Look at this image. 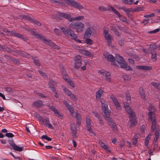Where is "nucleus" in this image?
<instances>
[{"mask_svg": "<svg viewBox=\"0 0 160 160\" xmlns=\"http://www.w3.org/2000/svg\"><path fill=\"white\" fill-rule=\"evenodd\" d=\"M32 105L35 108H40L43 106L42 102L40 100H37L34 102Z\"/></svg>", "mask_w": 160, "mask_h": 160, "instance_id": "2eb2a0df", "label": "nucleus"}, {"mask_svg": "<svg viewBox=\"0 0 160 160\" xmlns=\"http://www.w3.org/2000/svg\"><path fill=\"white\" fill-rule=\"evenodd\" d=\"M104 113L105 116L104 117V118L106 120V118H109V117L110 116L111 112L109 110H107L106 111L103 112Z\"/></svg>", "mask_w": 160, "mask_h": 160, "instance_id": "72a5a7b5", "label": "nucleus"}, {"mask_svg": "<svg viewBox=\"0 0 160 160\" xmlns=\"http://www.w3.org/2000/svg\"><path fill=\"white\" fill-rule=\"evenodd\" d=\"M151 54H152V60L154 61H155L157 59L156 52H155L153 51L151 53Z\"/></svg>", "mask_w": 160, "mask_h": 160, "instance_id": "473e14b6", "label": "nucleus"}, {"mask_svg": "<svg viewBox=\"0 0 160 160\" xmlns=\"http://www.w3.org/2000/svg\"><path fill=\"white\" fill-rule=\"evenodd\" d=\"M158 142H153V150L154 151H155L157 149V148L158 147Z\"/></svg>", "mask_w": 160, "mask_h": 160, "instance_id": "052dcab7", "label": "nucleus"}, {"mask_svg": "<svg viewBox=\"0 0 160 160\" xmlns=\"http://www.w3.org/2000/svg\"><path fill=\"white\" fill-rule=\"evenodd\" d=\"M71 130L72 131V135L73 137L74 138H77V137L76 136L77 131L75 128L71 127Z\"/></svg>", "mask_w": 160, "mask_h": 160, "instance_id": "c85d7f7f", "label": "nucleus"}, {"mask_svg": "<svg viewBox=\"0 0 160 160\" xmlns=\"http://www.w3.org/2000/svg\"><path fill=\"white\" fill-rule=\"evenodd\" d=\"M36 37L38 38L42 39L44 41L46 40V39L45 38L43 37L41 34H39L38 33V34H36Z\"/></svg>", "mask_w": 160, "mask_h": 160, "instance_id": "49530a36", "label": "nucleus"}, {"mask_svg": "<svg viewBox=\"0 0 160 160\" xmlns=\"http://www.w3.org/2000/svg\"><path fill=\"white\" fill-rule=\"evenodd\" d=\"M92 33L91 28L90 27H88L86 30L84 34V37L86 38H89L91 36Z\"/></svg>", "mask_w": 160, "mask_h": 160, "instance_id": "6ab92c4d", "label": "nucleus"}, {"mask_svg": "<svg viewBox=\"0 0 160 160\" xmlns=\"http://www.w3.org/2000/svg\"><path fill=\"white\" fill-rule=\"evenodd\" d=\"M85 42L87 44H91L92 43V41L91 40V39L88 38H86L85 40Z\"/></svg>", "mask_w": 160, "mask_h": 160, "instance_id": "0e129e2a", "label": "nucleus"}, {"mask_svg": "<svg viewBox=\"0 0 160 160\" xmlns=\"http://www.w3.org/2000/svg\"><path fill=\"white\" fill-rule=\"evenodd\" d=\"M61 87L63 89L64 92L67 95L69 96L70 94H71L72 93L69 90L67 89V88L64 87L63 85H62Z\"/></svg>", "mask_w": 160, "mask_h": 160, "instance_id": "cd10ccee", "label": "nucleus"}, {"mask_svg": "<svg viewBox=\"0 0 160 160\" xmlns=\"http://www.w3.org/2000/svg\"><path fill=\"white\" fill-rule=\"evenodd\" d=\"M97 100L101 102L102 105L106 104L105 100L103 98H100L99 99H98Z\"/></svg>", "mask_w": 160, "mask_h": 160, "instance_id": "13d9d810", "label": "nucleus"}, {"mask_svg": "<svg viewBox=\"0 0 160 160\" xmlns=\"http://www.w3.org/2000/svg\"><path fill=\"white\" fill-rule=\"evenodd\" d=\"M61 29L65 35L68 38H70L72 39L75 40L77 38V35L74 32L68 28L61 27Z\"/></svg>", "mask_w": 160, "mask_h": 160, "instance_id": "7ed1b4c3", "label": "nucleus"}, {"mask_svg": "<svg viewBox=\"0 0 160 160\" xmlns=\"http://www.w3.org/2000/svg\"><path fill=\"white\" fill-rule=\"evenodd\" d=\"M144 8L143 7H138L134 8L133 11L134 12H140L143 11Z\"/></svg>", "mask_w": 160, "mask_h": 160, "instance_id": "58836bf2", "label": "nucleus"}, {"mask_svg": "<svg viewBox=\"0 0 160 160\" xmlns=\"http://www.w3.org/2000/svg\"><path fill=\"white\" fill-rule=\"evenodd\" d=\"M104 91L102 89H99L96 92L95 96L96 99H99L101 98V96L103 94Z\"/></svg>", "mask_w": 160, "mask_h": 160, "instance_id": "412c9836", "label": "nucleus"}, {"mask_svg": "<svg viewBox=\"0 0 160 160\" xmlns=\"http://www.w3.org/2000/svg\"><path fill=\"white\" fill-rule=\"evenodd\" d=\"M45 43L46 44L48 45L49 46L51 47H52L53 45V43L52 42L51 40H47L46 39V40L45 41Z\"/></svg>", "mask_w": 160, "mask_h": 160, "instance_id": "c9c22d12", "label": "nucleus"}, {"mask_svg": "<svg viewBox=\"0 0 160 160\" xmlns=\"http://www.w3.org/2000/svg\"><path fill=\"white\" fill-rule=\"evenodd\" d=\"M155 14L154 13H152L150 14H147L144 16V17L146 18H150L153 17L154 16Z\"/></svg>", "mask_w": 160, "mask_h": 160, "instance_id": "e2e57ef3", "label": "nucleus"}, {"mask_svg": "<svg viewBox=\"0 0 160 160\" xmlns=\"http://www.w3.org/2000/svg\"><path fill=\"white\" fill-rule=\"evenodd\" d=\"M41 138L42 139H45L49 141H50L52 140V138L49 137H48L47 135H42Z\"/></svg>", "mask_w": 160, "mask_h": 160, "instance_id": "37998d69", "label": "nucleus"}, {"mask_svg": "<svg viewBox=\"0 0 160 160\" xmlns=\"http://www.w3.org/2000/svg\"><path fill=\"white\" fill-rule=\"evenodd\" d=\"M103 55L104 58L108 61L113 62L115 60V57L107 52L104 51L103 53Z\"/></svg>", "mask_w": 160, "mask_h": 160, "instance_id": "0eeeda50", "label": "nucleus"}, {"mask_svg": "<svg viewBox=\"0 0 160 160\" xmlns=\"http://www.w3.org/2000/svg\"><path fill=\"white\" fill-rule=\"evenodd\" d=\"M81 59V57L79 55H78L75 57L74 66L76 68L78 69L81 66L82 61Z\"/></svg>", "mask_w": 160, "mask_h": 160, "instance_id": "6e6552de", "label": "nucleus"}, {"mask_svg": "<svg viewBox=\"0 0 160 160\" xmlns=\"http://www.w3.org/2000/svg\"><path fill=\"white\" fill-rule=\"evenodd\" d=\"M83 16H80L78 17H77L73 18L72 20L76 21V20H80L81 19H83L84 18Z\"/></svg>", "mask_w": 160, "mask_h": 160, "instance_id": "3c124183", "label": "nucleus"}, {"mask_svg": "<svg viewBox=\"0 0 160 160\" xmlns=\"http://www.w3.org/2000/svg\"><path fill=\"white\" fill-rule=\"evenodd\" d=\"M137 68L143 71H149L152 69V67L151 66H137Z\"/></svg>", "mask_w": 160, "mask_h": 160, "instance_id": "f3484780", "label": "nucleus"}, {"mask_svg": "<svg viewBox=\"0 0 160 160\" xmlns=\"http://www.w3.org/2000/svg\"><path fill=\"white\" fill-rule=\"evenodd\" d=\"M69 96L71 99L75 101H76L77 100V98L75 95L72 93H71Z\"/></svg>", "mask_w": 160, "mask_h": 160, "instance_id": "79ce46f5", "label": "nucleus"}, {"mask_svg": "<svg viewBox=\"0 0 160 160\" xmlns=\"http://www.w3.org/2000/svg\"><path fill=\"white\" fill-rule=\"evenodd\" d=\"M149 137H147L145 139V142L144 144L145 146H148V143L149 142Z\"/></svg>", "mask_w": 160, "mask_h": 160, "instance_id": "680f3d73", "label": "nucleus"}, {"mask_svg": "<svg viewBox=\"0 0 160 160\" xmlns=\"http://www.w3.org/2000/svg\"><path fill=\"white\" fill-rule=\"evenodd\" d=\"M110 98L112 99L113 102L117 110H119L121 109V106L119 103L113 95H111L110 96Z\"/></svg>", "mask_w": 160, "mask_h": 160, "instance_id": "ddd939ff", "label": "nucleus"}, {"mask_svg": "<svg viewBox=\"0 0 160 160\" xmlns=\"http://www.w3.org/2000/svg\"><path fill=\"white\" fill-rule=\"evenodd\" d=\"M104 76H105L106 80L108 82H110L111 81V75L109 72H105Z\"/></svg>", "mask_w": 160, "mask_h": 160, "instance_id": "7c9ffc66", "label": "nucleus"}, {"mask_svg": "<svg viewBox=\"0 0 160 160\" xmlns=\"http://www.w3.org/2000/svg\"><path fill=\"white\" fill-rule=\"evenodd\" d=\"M69 27L70 28L76 30V31L78 32H82L83 31L84 25L82 22L78 21L73 22L69 24Z\"/></svg>", "mask_w": 160, "mask_h": 160, "instance_id": "f03ea898", "label": "nucleus"}, {"mask_svg": "<svg viewBox=\"0 0 160 160\" xmlns=\"http://www.w3.org/2000/svg\"><path fill=\"white\" fill-rule=\"evenodd\" d=\"M5 136L8 138H12L14 137V135L11 133L8 132L6 133Z\"/></svg>", "mask_w": 160, "mask_h": 160, "instance_id": "6e6d98bb", "label": "nucleus"}, {"mask_svg": "<svg viewBox=\"0 0 160 160\" xmlns=\"http://www.w3.org/2000/svg\"><path fill=\"white\" fill-rule=\"evenodd\" d=\"M63 79L65 80V81L67 82L70 79L69 76L67 74H63Z\"/></svg>", "mask_w": 160, "mask_h": 160, "instance_id": "8fccbe9b", "label": "nucleus"}, {"mask_svg": "<svg viewBox=\"0 0 160 160\" xmlns=\"http://www.w3.org/2000/svg\"><path fill=\"white\" fill-rule=\"evenodd\" d=\"M86 127L88 128H91L92 125L91 124V120L90 118L88 117L86 118Z\"/></svg>", "mask_w": 160, "mask_h": 160, "instance_id": "a878e982", "label": "nucleus"}, {"mask_svg": "<svg viewBox=\"0 0 160 160\" xmlns=\"http://www.w3.org/2000/svg\"><path fill=\"white\" fill-rule=\"evenodd\" d=\"M80 52L82 55L85 56L90 57L93 56V54L91 52L87 50L82 49L80 50Z\"/></svg>", "mask_w": 160, "mask_h": 160, "instance_id": "dca6fc26", "label": "nucleus"}, {"mask_svg": "<svg viewBox=\"0 0 160 160\" xmlns=\"http://www.w3.org/2000/svg\"><path fill=\"white\" fill-rule=\"evenodd\" d=\"M99 9L101 11H106L110 10L109 8H107L103 6L99 7Z\"/></svg>", "mask_w": 160, "mask_h": 160, "instance_id": "09e8293b", "label": "nucleus"}, {"mask_svg": "<svg viewBox=\"0 0 160 160\" xmlns=\"http://www.w3.org/2000/svg\"><path fill=\"white\" fill-rule=\"evenodd\" d=\"M140 136V134L138 133L136 134V135H135L133 137V139L134 140H135L137 141V140L138 138Z\"/></svg>", "mask_w": 160, "mask_h": 160, "instance_id": "338daca9", "label": "nucleus"}, {"mask_svg": "<svg viewBox=\"0 0 160 160\" xmlns=\"http://www.w3.org/2000/svg\"><path fill=\"white\" fill-rule=\"evenodd\" d=\"M56 84V82L53 81L52 79H49V88L54 87Z\"/></svg>", "mask_w": 160, "mask_h": 160, "instance_id": "f704fd0d", "label": "nucleus"}, {"mask_svg": "<svg viewBox=\"0 0 160 160\" xmlns=\"http://www.w3.org/2000/svg\"><path fill=\"white\" fill-rule=\"evenodd\" d=\"M45 125H46L48 128L54 129V128L52 125L50 123L49 118H46L45 119Z\"/></svg>", "mask_w": 160, "mask_h": 160, "instance_id": "aec40b11", "label": "nucleus"}, {"mask_svg": "<svg viewBox=\"0 0 160 160\" xmlns=\"http://www.w3.org/2000/svg\"><path fill=\"white\" fill-rule=\"evenodd\" d=\"M5 90L8 93H11L13 92V90L10 87L5 88Z\"/></svg>", "mask_w": 160, "mask_h": 160, "instance_id": "de8ad7c7", "label": "nucleus"}, {"mask_svg": "<svg viewBox=\"0 0 160 160\" xmlns=\"http://www.w3.org/2000/svg\"><path fill=\"white\" fill-rule=\"evenodd\" d=\"M115 60L119 64L120 67L125 69L127 70L132 71L133 68L127 64V63L124 61L123 58L121 57L119 54H116L115 55Z\"/></svg>", "mask_w": 160, "mask_h": 160, "instance_id": "f257e3e1", "label": "nucleus"}, {"mask_svg": "<svg viewBox=\"0 0 160 160\" xmlns=\"http://www.w3.org/2000/svg\"><path fill=\"white\" fill-rule=\"evenodd\" d=\"M58 15L61 16V17L67 19L70 22L72 21L73 20V18H72L71 15L68 14L61 12H58Z\"/></svg>", "mask_w": 160, "mask_h": 160, "instance_id": "f8f14e48", "label": "nucleus"}, {"mask_svg": "<svg viewBox=\"0 0 160 160\" xmlns=\"http://www.w3.org/2000/svg\"><path fill=\"white\" fill-rule=\"evenodd\" d=\"M8 141L9 142V144L12 147V146L14 145L15 143L13 142V140L12 139H7Z\"/></svg>", "mask_w": 160, "mask_h": 160, "instance_id": "4d7b16f0", "label": "nucleus"}, {"mask_svg": "<svg viewBox=\"0 0 160 160\" xmlns=\"http://www.w3.org/2000/svg\"><path fill=\"white\" fill-rule=\"evenodd\" d=\"M152 121V127L151 129L152 130L154 131L156 128V121L155 118L154 117H152V119H150Z\"/></svg>", "mask_w": 160, "mask_h": 160, "instance_id": "5701e85b", "label": "nucleus"}, {"mask_svg": "<svg viewBox=\"0 0 160 160\" xmlns=\"http://www.w3.org/2000/svg\"><path fill=\"white\" fill-rule=\"evenodd\" d=\"M159 31V29L158 28H157L154 30H153L152 31H149L148 32V34H152V33H155L158 32Z\"/></svg>", "mask_w": 160, "mask_h": 160, "instance_id": "bf43d9fd", "label": "nucleus"}, {"mask_svg": "<svg viewBox=\"0 0 160 160\" xmlns=\"http://www.w3.org/2000/svg\"><path fill=\"white\" fill-rule=\"evenodd\" d=\"M108 123L110 126H111L112 128V129L113 131H115L117 130V125L114 123L113 120L111 118H106L105 120Z\"/></svg>", "mask_w": 160, "mask_h": 160, "instance_id": "9d476101", "label": "nucleus"}, {"mask_svg": "<svg viewBox=\"0 0 160 160\" xmlns=\"http://www.w3.org/2000/svg\"><path fill=\"white\" fill-rule=\"evenodd\" d=\"M122 78L124 81L126 82H129L131 80V76L127 74L123 75L122 76Z\"/></svg>", "mask_w": 160, "mask_h": 160, "instance_id": "393cba45", "label": "nucleus"}, {"mask_svg": "<svg viewBox=\"0 0 160 160\" xmlns=\"http://www.w3.org/2000/svg\"><path fill=\"white\" fill-rule=\"evenodd\" d=\"M66 3L70 4L72 6L76 7V8L79 9H82L83 7L80 5L78 2H76L74 0H63Z\"/></svg>", "mask_w": 160, "mask_h": 160, "instance_id": "423d86ee", "label": "nucleus"}, {"mask_svg": "<svg viewBox=\"0 0 160 160\" xmlns=\"http://www.w3.org/2000/svg\"><path fill=\"white\" fill-rule=\"evenodd\" d=\"M103 33L104 37L107 41L108 45L110 46L112 43V40L113 39V37L111 34L108 33V30H104Z\"/></svg>", "mask_w": 160, "mask_h": 160, "instance_id": "39448f33", "label": "nucleus"}, {"mask_svg": "<svg viewBox=\"0 0 160 160\" xmlns=\"http://www.w3.org/2000/svg\"><path fill=\"white\" fill-rule=\"evenodd\" d=\"M16 37H18L20 39L23 40L24 41H27L28 40V39L26 37L24 36L23 35H21L19 33Z\"/></svg>", "mask_w": 160, "mask_h": 160, "instance_id": "bb28decb", "label": "nucleus"}, {"mask_svg": "<svg viewBox=\"0 0 160 160\" xmlns=\"http://www.w3.org/2000/svg\"><path fill=\"white\" fill-rule=\"evenodd\" d=\"M87 130L88 131L92 134L93 135H95V132L93 131L92 129L91 128H88Z\"/></svg>", "mask_w": 160, "mask_h": 160, "instance_id": "69168bd1", "label": "nucleus"}, {"mask_svg": "<svg viewBox=\"0 0 160 160\" xmlns=\"http://www.w3.org/2000/svg\"><path fill=\"white\" fill-rule=\"evenodd\" d=\"M75 118L76 120H81V116L80 113L75 112Z\"/></svg>", "mask_w": 160, "mask_h": 160, "instance_id": "a18cd8bd", "label": "nucleus"}, {"mask_svg": "<svg viewBox=\"0 0 160 160\" xmlns=\"http://www.w3.org/2000/svg\"><path fill=\"white\" fill-rule=\"evenodd\" d=\"M148 110L149 111L148 114L149 118L152 119L153 117L152 116V114L156 111V109L152 104H150Z\"/></svg>", "mask_w": 160, "mask_h": 160, "instance_id": "4468645a", "label": "nucleus"}, {"mask_svg": "<svg viewBox=\"0 0 160 160\" xmlns=\"http://www.w3.org/2000/svg\"><path fill=\"white\" fill-rule=\"evenodd\" d=\"M123 2L128 5H131L132 3V0H124Z\"/></svg>", "mask_w": 160, "mask_h": 160, "instance_id": "864d4df0", "label": "nucleus"}, {"mask_svg": "<svg viewBox=\"0 0 160 160\" xmlns=\"http://www.w3.org/2000/svg\"><path fill=\"white\" fill-rule=\"evenodd\" d=\"M51 2L53 3H56L57 4L61 5H63V3L60 1L59 0H50Z\"/></svg>", "mask_w": 160, "mask_h": 160, "instance_id": "e433bc0d", "label": "nucleus"}, {"mask_svg": "<svg viewBox=\"0 0 160 160\" xmlns=\"http://www.w3.org/2000/svg\"><path fill=\"white\" fill-rule=\"evenodd\" d=\"M38 72H39V73L44 78H48V76H47L46 74L45 73L43 72L42 71L40 70H38Z\"/></svg>", "mask_w": 160, "mask_h": 160, "instance_id": "603ef678", "label": "nucleus"}, {"mask_svg": "<svg viewBox=\"0 0 160 160\" xmlns=\"http://www.w3.org/2000/svg\"><path fill=\"white\" fill-rule=\"evenodd\" d=\"M9 33H10V35L11 36L16 37L18 33V32H17L15 30L10 31Z\"/></svg>", "mask_w": 160, "mask_h": 160, "instance_id": "ea45409f", "label": "nucleus"}, {"mask_svg": "<svg viewBox=\"0 0 160 160\" xmlns=\"http://www.w3.org/2000/svg\"><path fill=\"white\" fill-rule=\"evenodd\" d=\"M129 121L128 123V126L130 128L135 126L138 123V120L135 114L129 116Z\"/></svg>", "mask_w": 160, "mask_h": 160, "instance_id": "20e7f679", "label": "nucleus"}, {"mask_svg": "<svg viewBox=\"0 0 160 160\" xmlns=\"http://www.w3.org/2000/svg\"><path fill=\"white\" fill-rule=\"evenodd\" d=\"M125 109L127 112L129 114V116L133 115L135 114L133 113L132 111L131 110L130 107L128 105L127 106H125Z\"/></svg>", "mask_w": 160, "mask_h": 160, "instance_id": "b1692460", "label": "nucleus"}, {"mask_svg": "<svg viewBox=\"0 0 160 160\" xmlns=\"http://www.w3.org/2000/svg\"><path fill=\"white\" fill-rule=\"evenodd\" d=\"M48 107L51 111L54 112V114L57 115L58 117H62V115L58 111V110L53 106L47 105Z\"/></svg>", "mask_w": 160, "mask_h": 160, "instance_id": "a211bd4d", "label": "nucleus"}, {"mask_svg": "<svg viewBox=\"0 0 160 160\" xmlns=\"http://www.w3.org/2000/svg\"><path fill=\"white\" fill-rule=\"evenodd\" d=\"M109 6L112 11L119 18L120 20L122 21V22H127V19L126 18L123 17L121 15L119 12L116 9L113 8L112 6Z\"/></svg>", "mask_w": 160, "mask_h": 160, "instance_id": "1a4fd4ad", "label": "nucleus"}, {"mask_svg": "<svg viewBox=\"0 0 160 160\" xmlns=\"http://www.w3.org/2000/svg\"><path fill=\"white\" fill-rule=\"evenodd\" d=\"M119 9H121L124 12H126L127 13L128 12H130V10L129 8H126L124 7H121L119 8Z\"/></svg>", "mask_w": 160, "mask_h": 160, "instance_id": "c03bdc74", "label": "nucleus"}, {"mask_svg": "<svg viewBox=\"0 0 160 160\" xmlns=\"http://www.w3.org/2000/svg\"><path fill=\"white\" fill-rule=\"evenodd\" d=\"M126 99L127 100V103L129 105L131 102V96L129 93H127L126 94Z\"/></svg>", "mask_w": 160, "mask_h": 160, "instance_id": "2f4dec72", "label": "nucleus"}, {"mask_svg": "<svg viewBox=\"0 0 160 160\" xmlns=\"http://www.w3.org/2000/svg\"><path fill=\"white\" fill-rule=\"evenodd\" d=\"M32 22L35 23L36 25L38 26H40L41 25V23L40 22L38 21L35 19L33 20Z\"/></svg>", "mask_w": 160, "mask_h": 160, "instance_id": "774afa93", "label": "nucleus"}, {"mask_svg": "<svg viewBox=\"0 0 160 160\" xmlns=\"http://www.w3.org/2000/svg\"><path fill=\"white\" fill-rule=\"evenodd\" d=\"M102 111L103 112H105L107 110H109V109L108 108V106L107 104L102 105Z\"/></svg>", "mask_w": 160, "mask_h": 160, "instance_id": "4c0bfd02", "label": "nucleus"}, {"mask_svg": "<svg viewBox=\"0 0 160 160\" xmlns=\"http://www.w3.org/2000/svg\"><path fill=\"white\" fill-rule=\"evenodd\" d=\"M12 147L13 149L15 151L20 152L23 150L22 147H19L15 144L14 145L12 146Z\"/></svg>", "mask_w": 160, "mask_h": 160, "instance_id": "c756f323", "label": "nucleus"}, {"mask_svg": "<svg viewBox=\"0 0 160 160\" xmlns=\"http://www.w3.org/2000/svg\"><path fill=\"white\" fill-rule=\"evenodd\" d=\"M53 17L56 20H60L61 18V17L58 15V12H57V14L53 15Z\"/></svg>", "mask_w": 160, "mask_h": 160, "instance_id": "5fc2aeb1", "label": "nucleus"}, {"mask_svg": "<svg viewBox=\"0 0 160 160\" xmlns=\"http://www.w3.org/2000/svg\"><path fill=\"white\" fill-rule=\"evenodd\" d=\"M63 104L67 109L69 111L72 115L74 112V110L73 107L69 104L68 102L66 100H64L63 101Z\"/></svg>", "mask_w": 160, "mask_h": 160, "instance_id": "9b49d317", "label": "nucleus"}, {"mask_svg": "<svg viewBox=\"0 0 160 160\" xmlns=\"http://www.w3.org/2000/svg\"><path fill=\"white\" fill-rule=\"evenodd\" d=\"M67 82L69 85V86L72 87L74 88L75 87V85L73 81L71 79H69Z\"/></svg>", "mask_w": 160, "mask_h": 160, "instance_id": "a19ab883", "label": "nucleus"}, {"mask_svg": "<svg viewBox=\"0 0 160 160\" xmlns=\"http://www.w3.org/2000/svg\"><path fill=\"white\" fill-rule=\"evenodd\" d=\"M139 90V93L142 98L144 100H145L146 99V95L143 88L141 87H140Z\"/></svg>", "mask_w": 160, "mask_h": 160, "instance_id": "4be33fe9", "label": "nucleus"}]
</instances>
